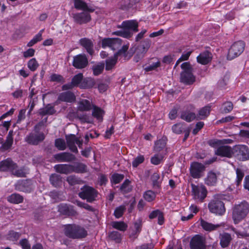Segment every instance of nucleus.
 I'll use <instances>...</instances> for the list:
<instances>
[{
	"label": "nucleus",
	"instance_id": "nucleus-1",
	"mask_svg": "<svg viewBox=\"0 0 249 249\" xmlns=\"http://www.w3.org/2000/svg\"><path fill=\"white\" fill-rule=\"evenodd\" d=\"M63 227L65 235L70 238L80 239L85 238L88 235V232L86 229L79 225L68 224L64 225Z\"/></svg>",
	"mask_w": 249,
	"mask_h": 249
},
{
	"label": "nucleus",
	"instance_id": "nucleus-2",
	"mask_svg": "<svg viewBox=\"0 0 249 249\" xmlns=\"http://www.w3.org/2000/svg\"><path fill=\"white\" fill-rule=\"evenodd\" d=\"M180 82L186 85H192L196 81V76L193 73V68L189 62L183 63L180 66Z\"/></svg>",
	"mask_w": 249,
	"mask_h": 249
},
{
	"label": "nucleus",
	"instance_id": "nucleus-3",
	"mask_svg": "<svg viewBox=\"0 0 249 249\" xmlns=\"http://www.w3.org/2000/svg\"><path fill=\"white\" fill-rule=\"evenodd\" d=\"M249 212V205L248 202L243 201L235 205L232 211V218L235 224H238L244 219Z\"/></svg>",
	"mask_w": 249,
	"mask_h": 249
},
{
	"label": "nucleus",
	"instance_id": "nucleus-4",
	"mask_svg": "<svg viewBox=\"0 0 249 249\" xmlns=\"http://www.w3.org/2000/svg\"><path fill=\"white\" fill-rule=\"evenodd\" d=\"M98 192L94 188L85 185L80 189L78 193L79 197L83 200H86L88 203H92L96 200Z\"/></svg>",
	"mask_w": 249,
	"mask_h": 249
},
{
	"label": "nucleus",
	"instance_id": "nucleus-5",
	"mask_svg": "<svg viewBox=\"0 0 249 249\" xmlns=\"http://www.w3.org/2000/svg\"><path fill=\"white\" fill-rule=\"evenodd\" d=\"M208 208L211 213L216 216H222L226 213L225 204L219 198L212 199L208 203Z\"/></svg>",
	"mask_w": 249,
	"mask_h": 249
},
{
	"label": "nucleus",
	"instance_id": "nucleus-6",
	"mask_svg": "<svg viewBox=\"0 0 249 249\" xmlns=\"http://www.w3.org/2000/svg\"><path fill=\"white\" fill-rule=\"evenodd\" d=\"M245 43L242 40L234 42L229 50L227 59L232 60L240 55L244 51Z\"/></svg>",
	"mask_w": 249,
	"mask_h": 249
},
{
	"label": "nucleus",
	"instance_id": "nucleus-7",
	"mask_svg": "<svg viewBox=\"0 0 249 249\" xmlns=\"http://www.w3.org/2000/svg\"><path fill=\"white\" fill-rule=\"evenodd\" d=\"M206 170V166L198 161L191 162L189 168L191 177L195 179H198L202 177Z\"/></svg>",
	"mask_w": 249,
	"mask_h": 249
},
{
	"label": "nucleus",
	"instance_id": "nucleus-8",
	"mask_svg": "<svg viewBox=\"0 0 249 249\" xmlns=\"http://www.w3.org/2000/svg\"><path fill=\"white\" fill-rule=\"evenodd\" d=\"M192 193L193 198L195 200H198L203 202L207 195V190L204 185H196L191 184Z\"/></svg>",
	"mask_w": 249,
	"mask_h": 249
},
{
	"label": "nucleus",
	"instance_id": "nucleus-9",
	"mask_svg": "<svg viewBox=\"0 0 249 249\" xmlns=\"http://www.w3.org/2000/svg\"><path fill=\"white\" fill-rule=\"evenodd\" d=\"M233 154L241 161L249 160V148L244 144L235 145L233 148Z\"/></svg>",
	"mask_w": 249,
	"mask_h": 249
},
{
	"label": "nucleus",
	"instance_id": "nucleus-10",
	"mask_svg": "<svg viewBox=\"0 0 249 249\" xmlns=\"http://www.w3.org/2000/svg\"><path fill=\"white\" fill-rule=\"evenodd\" d=\"M57 210L61 215L66 217H74L78 214L74 206L66 203L59 204L57 206Z\"/></svg>",
	"mask_w": 249,
	"mask_h": 249
},
{
	"label": "nucleus",
	"instance_id": "nucleus-11",
	"mask_svg": "<svg viewBox=\"0 0 249 249\" xmlns=\"http://www.w3.org/2000/svg\"><path fill=\"white\" fill-rule=\"evenodd\" d=\"M195 109V107L192 105L185 107L180 112V119L188 123L196 120Z\"/></svg>",
	"mask_w": 249,
	"mask_h": 249
},
{
	"label": "nucleus",
	"instance_id": "nucleus-12",
	"mask_svg": "<svg viewBox=\"0 0 249 249\" xmlns=\"http://www.w3.org/2000/svg\"><path fill=\"white\" fill-rule=\"evenodd\" d=\"M15 189L19 192L30 193L34 190L33 182L30 179L19 181L15 185Z\"/></svg>",
	"mask_w": 249,
	"mask_h": 249
},
{
	"label": "nucleus",
	"instance_id": "nucleus-13",
	"mask_svg": "<svg viewBox=\"0 0 249 249\" xmlns=\"http://www.w3.org/2000/svg\"><path fill=\"white\" fill-rule=\"evenodd\" d=\"M88 59L86 54H78L73 57L72 66L77 69H83L88 65Z\"/></svg>",
	"mask_w": 249,
	"mask_h": 249
},
{
	"label": "nucleus",
	"instance_id": "nucleus-14",
	"mask_svg": "<svg viewBox=\"0 0 249 249\" xmlns=\"http://www.w3.org/2000/svg\"><path fill=\"white\" fill-rule=\"evenodd\" d=\"M45 138V136L43 132L39 133L31 132L26 136L25 141L29 144L37 145L43 141Z\"/></svg>",
	"mask_w": 249,
	"mask_h": 249
},
{
	"label": "nucleus",
	"instance_id": "nucleus-15",
	"mask_svg": "<svg viewBox=\"0 0 249 249\" xmlns=\"http://www.w3.org/2000/svg\"><path fill=\"white\" fill-rule=\"evenodd\" d=\"M190 249H206L205 239L201 235L196 234L190 242Z\"/></svg>",
	"mask_w": 249,
	"mask_h": 249
},
{
	"label": "nucleus",
	"instance_id": "nucleus-16",
	"mask_svg": "<svg viewBox=\"0 0 249 249\" xmlns=\"http://www.w3.org/2000/svg\"><path fill=\"white\" fill-rule=\"evenodd\" d=\"M18 167V164L11 158H7L0 161V171L10 172L12 173L14 169Z\"/></svg>",
	"mask_w": 249,
	"mask_h": 249
},
{
	"label": "nucleus",
	"instance_id": "nucleus-17",
	"mask_svg": "<svg viewBox=\"0 0 249 249\" xmlns=\"http://www.w3.org/2000/svg\"><path fill=\"white\" fill-rule=\"evenodd\" d=\"M72 18L74 22L80 25L86 24L91 20L90 15L85 11L73 14Z\"/></svg>",
	"mask_w": 249,
	"mask_h": 249
},
{
	"label": "nucleus",
	"instance_id": "nucleus-18",
	"mask_svg": "<svg viewBox=\"0 0 249 249\" xmlns=\"http://www.w3.org/2000/svg\"><path fill=\"white\" fill-rule=\"evenodd\" d=\"M139 23L135 19L126 20L123 21L121 25L117 26L118 28H123L124 30H128L134 33L139 31Z\"/></svg>",
	"mask_w": 249,
	"mask_h": 249
},
{
	"label": "nucleus",
	"instance_id": "nucleus-19",
	"mask_svg": "<svg viewBox=\"0 0 249 249\" xmlns=\"http://www.w3.org/2000/svg\"><path fill=\"white\" fill-rule=\"evenodd\" d=\"M53 157L58 162H71L76 160V158L74 155L67 152L54 154Z\"/></svg>",
	"mask_w": 249,
	"mask_h": 249
},
{
	"label": "nucleus",
	"instance_id": "nucleus-20",
	"mask_svg": "<svg viewBox=\"0 0 249 249\" xmlns=\"http://www.w3.org/2000/svg\"><path fill=\"white\" fill-rule=\"evenodd\" d=\"M233 154V150L228 145L219 146L215 151V154L221 157L231 158Z\"/></svg>",
	"mask_w": 249,
	"mask_h": 249
},
{
	"label": "nucleus",
	"instance_id": "nucleus-21",
	"mask_svg": "<svg viewBox=\"0 0 249 249\" xmlns=\"http://www.w3.org/2000/svg\"><path fill=\"white\" fill-rule=\"evenodd\" d=\"M122 40L119 38H105L102 40V47H109L112 49L118 47L122 44Z\"/></svg>",
	"mask_w": 249,
	"mask_h": 249
},
{
	"label": "nucleus",
	"instance_id": "nucleus-22",
	"mask_svg": "<svg viewBox=\"0 0 249 249\" xmlns=\"http://www.w3.org/2000/svg\"><path fill=\"white\" fill-rule=\"evenodd\" d=\"M58 99L63 102L73 103L76 101V96L71 91H66L59 94Z\"/></svg>",
	"mask_w": 249,
	"mask_h": 249
},
{
	"label": "nucleus",
	"instance_id": "nucleus-23",
	"mask_svg": "<svg viewBox=\"0 0 249 249\" xmlns=\"http://www.w3.org/2000/svg\"><path fill=\"white\" fill-rule=\"evenodd\" d=\"M212 57L213 55L210 52L205 51L197 56L196 60L198 63L205 65L211 62Z\"/></svg>",
	"mask_w": 249,
	"mask_h": 249
},
{
	"label": "nucleus",
	"instance_id": "nucleus-24",
	"mask_svg": "<svg viewBox=\"0 0 249 249\" xmlns=\"http://www.w3.org/2000/svg\"><path fill=\"white\" fill-rule=\"evenodd\" d=\"M79 44L86 49L87 52L90 55H93L94 52L93 43L90 39L87 37L82 38L79 40Z\"/></svg>",
	"mask_w": 249,
	"mask_h": 249
},
{
	"label": "nucleus",
	"instance_id": "nucleus-25",
	"mask_svg": "<svg viewBox=\"0 0 249 249\" xmlns=\"http://www.w3.org/2000/svg\"><path fill=\"white\" fill-rule=\"evenodd\" d=\"M224 223H220L217 224H213L209 223L204 219L200 220V226L205 231L211 232L216 230L218 228L221 226H223Z\"/></svg>",
	"mask_w": 249,
	"mask_h": 249
},
{
	"label": "nucleus",
	"instance_id": "nucleus-26",
	"mask_svg": "<svg viewBox=\"0 0 249 249\" xmlns=\"http://www.w3.org/2000/svg\"><path fill=\"white\" fill-rule=\"evenodd\" d=\"M148 217L150 219L158 217V224L159 225H162L165 222L164 213L159 209L152 211L149 213Z\"/></svg>",
	"mask_w": 249,
	"mask_h": 249
},
{
	"label": "nucleus",
	"instance_id": "nucleus-27",
	"mask_svg": "<svg viewBox=\"0 0 249 249\" xmlns=\"http://www.w3.org/2000/svg\"><path fill=\"white\" fill-rule=\"evenodd\" d=\"M73 2L74 7L77 10L89 12H93L95 10L93 8L89 7L87 3L82 0H74Z\"/></svg>",
	"mask_w": 249,
	"mask_h": 249
},
{
	"label": "nucleus",
	"instance_id": "nucleus-28",
	"mask_svg": "<svg viewBox=\"0 0 249 249\" xmlns=\"http://www.w3.org/2000/svg\"><path fill=\"white\" fill-rule=\"evenodd\" d=\"M71 167L72 164H56L54 166L56 172L65 175L71 173Z\"/></svg>",
	"mask_w": 249,
	"mask_h": 249
},
{
	"label": "nucleus",
	"instance_id": "nucleus-29",
	"mask_svg": "<svg viewBox=\"0 0 249 249\" xmlns=\"http://www.w3.org/2000/svg\"><path fill=\"white\" fill-rule=\"evenodd\" d=\"M88 172L87 166L82 162H76L72 164L71 173L83 174Z\"/></svg>",
	"mask_w": 249,
	"mask_h": 249
},
{
	"label": "nucleus",
	"instance_id": "nucleus-30",
	"mask_svg": "<svg viewBox=\"0 0 249 249\" xmlns=\"http://www.w3.org/2000/svg\"><path fill=\"white\" fill-rule=\"evenodd\" d=\"M56 112L54 106L51 104H47L44 107L41 108L39 110V114L42 116L45 115H53Z\"/></svg>",
	"mask_w": 249,
	"mask_h": 249
},
{
	"label": "nucleus",
	"instance_id": "nucleus-31",
	"mask_svg": "<svg viewBox=\"0 0 249 249\" xmlns=\"http://www.w3.org/2000/svg\"><path fill=\"white\" fill-rule=\"evenodd\" d=\"M7 200L10 203L18 204L23 202L24 197L21 195L14 193L8 196Z\"/></svg>",
	"mask_w": 249,
	"mask_h": 249
},
{
	"label": "nucleus",
	"instance_id": "nucleus-32",
	"mask_svg": "<svg viewBox=\"0 0 249 249\" xmlns=\"http://www.w3.org/2000/svg\"><path fill=\"white\" fill-rule=\"evenodd\" d=\"M167 150H165V152L157 153L150 159L151 163L155 165H159L163 160L166 154Z\"/></svg>",
	"mask_w": 249,
	"mask_h": 249
},
{
	"label": "nucleus",
	"instance_id": "nucleus-33",
	"mask_svg": "<svg viewBox=\"0 0 249 249\" xmlns=\"http://www.w3.org/2000/svg\"><path fill=\"white\" fill-rule=\"evenodd\" d=\"M93 105L87 99H82L78 103V108L81 111H88L92 109Z\"/></svg>",
	"mask_w": 249,
	"mask_h": 249
},
{
	"label": "nucleus",
	"instance_id": "nucleus-34",
	"mask_svg": "<svg viewBox=\"0 0 249 249\" xmlns=\"http://www.w3.org/2000/svg\"><path fill=\"white\" fill-rule=\"evenodd\" d=\"M166 145V141L162 138L155 142L153 151L157 153L165 152V150L163 151V150Z\"/></svg>",
	"mask_w": 249,
	"mask_h": 249
},
{
	"label": "nucleus",
	"instance_id": "nucleus-35",
	"mask_svg": "<svg viewBox=\"0 0 249 249\" xmlns=\"http://www.w3.org/2000/svg\"><path fill=\"white\" fill-rule=\"evenodd\" d=\"M217 176L213 171H209L205 179V183L208 186H214L217 182Z\"/></svg>",
	"mask_w": 249,
	"mask_h": 249
},
{
	"label": "nucleus",
	"instance_id": "nucleus-36",
	"mask_svg": "<svg viewBox=\"0 0 249 249\" xmlns=\"http://www.w3.org/2000/svg\"><path fill=\"white\" fill-rule=\"evenodd\" d=\"M95 85L94 79L91 77L83 78L81 84L79 85L81 89H89L92 88Z\"/></svg>",
	"mask_w": 249,
	"mask_h": 249
},
{
	"label": "nucleus",
	"instance_id": "nucleus-37",
	"mask_svg": "<svg viewBox=\"0 0 249 249\" xmlns=\"http://www.w3.org/2000/svg\"><path fill=\"white\" fill-rule=\"evenodd\" d=\"M231 240V237L230 233L224 232L220 235V245L223 248L228 247Z\"/></svg>",
	"mask_w": 249,
	"mask_h": 249
},
{
	"label": "nucleus",
	"instance_id": "nucleus-38",
	"mask_svg": "<svg viewBox=\"0 0 249 249\" xmlns=\"http://www.w3.org/2000/svg\"><path fill=\"white\" fill-rule=\"evenodd\" d=\"M151 179L153 188L161 189L162 180H160V175L158 172L154 173L152 174Z\"/></svg>",
	"mask_w": 249,
	"mask_h": 249
},
{
	"label": "nucleus",
	"instance_id": "nucleus-39",
	"mask_svg": "<svg viewBox=\"0 0 249 249\" xmlns=\"http://www.w3.org/2000/svg\"><path fill=\"white\" fill-rule=\"evenodd\" d=\"M51 184L54 187H59L62 184V178L60 175L53 174H52L49 178Z\"/></svg>",
	"mask_w": 249,
	"mask_h": 249
},
{
	"label": "nucleus",
	"instance_id": "nucleus-40",
	"mask_svg": "<svg viewBox=\"0 0 249 249\" xmlns=\"http://www.w3.org/2000/svg\"><path fill=\"white\" fill-rule=\"evenodd\" d=\"M211 111V106H206L201 108L196 115V120H204L210 114Z\"/></svg>",
	"mask_w": 249,
	"mask_h": 249
},
{
	"label": "nucleus",
	"instance_id": "nucleus-41",
	"mask_svg": "<svg viewBox=\"0 0 249 249\" xmlns=\"http://www.w3.org/2000/svg\"><path fill=\"white\" fill-rule=\"evenodd\" d=\"M118 58L114 54L113 56L107 59L106 60V70L107 71H110L114 68L118 62Z\"/></svg>",
	"mask_w": 249,
	"mask_h": 249
},
{
	"label": "nucleus",
	"instance_id": "nucleus-42",
	"mask_svg": "<svg viewBox=\"0 0 249 249\" xmlns=\"http://www.w3.org/2000/svg\"><path fill=\"white\" fill-rule=\"evenodd\" d=\"M93 110L92 115L100 121H102L103 120V115L105 114L104 110L100 107L93 105Z\"/></svg>",
	"mask_w": 249,
	"mask_h": 249
},
{
	"label": "nucleus",
	"instance_id": "nucleus-43",
	"mask_svg": "<svg viewBox=\"0 0 249 249\" xmlns=\"http://www.w3.org/2000/svg\"><path fill=\"white\" fill-rule=\"evenodd\" d=\"M151 45V41L149 38L144 39L141 44L138 47V50L143 54H145L148 50Z\"/></svg>",
	"mask_w": 249,
	"mask_h": 249
},
{
	"label": "nucleus",
	"instance_id": "nucleus-44",
	"mask_svg": "<svg viewBox=\"0 0 249 249\" xmlns=\"http://www.w3.org/2000/svg\"><path fill=\"white\" fill-rule=\"evenodd\" d=\"M111 226L113 228L123 232L125 231L128 227L127 224L123 221H113Z\"/></svg>",
	"mask_w": 249,
	"mask_h": 249
},
{
	"label": "nucleus",
	"instance_id": "nucleus-45",
	"mask_svg": "<svg viewBox=\"0 0 249 249\" xmlns=\"http://www.w3.org/2000/svg\"><path fill=\"white\" fill-rule=\"evenodd\" d=\"M236 172V179L235 181V184L236 186V187H238L239 186H241V182L243 180V178L245 176V173L244 171L239 168H237L235 170Z\"/></svg>",
	"mask_w": 249,
	"mask_h": 249
},
{
	"label": "nucleus",
	"instance_id": "nucleus-46",
	"mask_svg": "<svg viewBox=\"0 0 249 249\" xmlns=\"http://www.w3.org/2000/svg\"><path fill=\"white\" fill-rule=\"evenodd\" d=\"M132 6L131 0H122L118 4V8L125 11H128Z\"/></svg>",
	"mask_w": 249,
	"mask_h": 249
},
{
	"label": "nucleus",
	"instance_id": "nucleus-47",
	"mask_svg": "<svg viewBox=\"0 0 249 249\" xmlns=\"http://www.w3.org/2000/svg\"><path fill=\"white\" fill-rule=\"evenodd\" d=\"M108 237L117 243H120L122 240V234L117 231H112L108 233Z\"/></svg>",
	"mask_w": 249,
	"mask_h": 249
},
{
	"label": "nucleus",
	"instance_id": "nucleus-48",
	"mask_svg": "<svg viewBox=\"0 0 249 249\" xmlns=\"http://www.w3.org/2000/svg\"><path fill=\"white\" fill-rule=\"evenodd\" d=\"M185 124L184 123H178L174 124L172 127V131L177 134H181L186 128H184Z\"/></svg>",
	"mask_w": 249,
	"mask_h": 249
},
{
	"label": "nucleus",
	"instance_id": "nucleus-49",
	"mask_svg": "<svg viewBox=\"0 0 249 249\" xmlns=\"http://www.w3.org/2000/svg\"><path fill=\"white\" fill-rule=\"evenodd\" d=\"M83 79V74L82 73H78V74L75 75L71 79V82L72 83V85L74 86V87L79 88V85L81 84L82 80Z\"/></svg>",
	"mask_w": 249,
	"mask_h": 249
},
{
	"label": "nucleus",
	"instance_id": "nucleus-50",
	"mask_svg": "<svg viewBox=\"0 0 249 249\" xmlns=\"http://www.w3.org/2000/svg\"><path fill=\"white\" fill-rule=\"evenodd\" d=\"M156 197V193L152 190H147L144 192L143 194V198L148 202H151L154 200Z\"/></svg>",
	"mask_w": 249,
	"mask_h": 249
},
{
	"label": "nucleus",
	"instance_id": "nucleus-51",
	"mask_svg": "<svg viewBox=\"0 0 249 249\" xmlns=\"http://www.w3.org/2000/svg\"><path fill=\"white\" fill-rule=\"evenodd\" d=\"M104 68L105 65L104 63H100L93 65L91 68L93 74L94 76H98L101 74L103 72Z\"/></svg>",
	"mask_w": 249,
	"mask_h": 249
},
{
	"label": "nucleus",
	"instance_id": "nucleus-52",
	"mask_svg": "<svg viewBox=\"0 0 249 249\" xmlns=\"http://www.w3.org/2000/svg\"><path fill=\"white\" fill-rule=\"evenodd\" d=\"M123 174L114 173L110 178V182L112 184H117L121 182L124 178Z\"/></svg>",
	"mask_w": 249,
	"mask_h": 249
},
{
	"label": "nucleus",
	"instance_id": "nucleus-53",
	"mask_svg": "<svg viewBox=\"0 0 249 249\" xmlns=\"http://www.w3.org/2000/svg\"><path fill=\"white\" fill-rule=\"evenodd\" d=\"M12 174L17 177H25L27 174L26 169L24 166L18 168V167L16 169H14L11 173Z\"/></svg>",
	"mask_w": 249,
	"mask_h": 249
},
{
	"label": "nucleus",
	"instance_id": "nucleus-54",
	"mask_svg": "<svg viewBox=\"0 0 249 249\" xmlns=\"http://www.w3.org/2000/svg\"><path fill=\"white\" fill-rule=\"evenodd\" d=\"M54 146L59 150L63 151L66 149V144L65 141L61 138L55 140Z\"/></svg>",
	"mask_w": 249,
	"mask_h": 249
},
{
	"label": "nucleus",
	"instance_id": "nucleus-55",
	"mask_svg": "<svg viewBox=\"0 0 249 249\" xmlns=\"http://www.w3.org/2000/svg\"><path fill=\"white\" fill-rule=\"evenodd\" d=\"M50 81L52 82L63 83L65 82L64 77L59 74L53 73L50 77Z\"/></svg>",
	"mask_w": 249,
	"mask_h": 249
},
{
	"label": "nucleus",
	"instance_id": "nucleus-56",
	"mask_svg": "<svg viewBox=\"0 0 249 249\" xmlns=\"http://www.w3.org/2000/svg\"><path fill=\"white\" fill-rule=\"evenodd\" d=\"M21 234L14 231H10L7 234V239L12 241H17L20 236Z\"/></svg>",
	"mask_w": 249,
	"mask_h": 249
},
{
	"label": "nucleus",
	"instance_id": "nucleus-57",
	"mask_svg": "<svg viewBox=\"0 0 249 249\" xmlns=\"http://www.w3.org/2000/svg\"><path fill=\"white\" fill-rule=\"evenodd\" d=\"M66 180L69 185L71 186L79 184L81 182V180L76 177L75 175H71L68 176Z\"/></svg>",
	"mask_w": 249,
	"mask_h": 249
},
{
	"label": "nucleus",
	"instance_id": "nucleus-58",
	"mask_svg": "<svg viewBox=\"0 0 249 249\" xmlns=\"http://www.w3.org/2000/svg\"><path fill=\"white\" fill-rule=\"evenodd\" d=\"M126 208L124 205H121L115 208L114 212V215L116 218L121 217L125 212Z\"/></svg>",
	"mask_w": 249,
	"mask_h": 249
},
{
	"label": "nucleus",
	"instance_id": "nucleus-59",
	"mask_svg": "<svg viewBox=\"0 0 249 249\" xmlns=\"http://www.w3.org/2000/svg\"><path fill=\"white\" fill-rule=\"evenodd\" d=\"M144 156L142 155H139L136 157L132 162V166L133 168L137 167L140 164L143 163L144 161Z\"/></svg>",
	"mask_w": 249,
	"mask_h": 249
},
{
	"label": "nucleus",
	"instance_id": "nucleus-60",
	"mask_svg": "<svg viewBox=\"0 0 249 249\" xmlns=\"http://www.w3.org/2000/svg\"><path fill=\"white\" fill-rule=\"evenodd\" d=\"M27 66L30 71H35L39 66V64L36 58H33L28 62Z\"/></svg>",
	"mask_w": 249,
	"mask_h": 249
},
{
	"label": "nucleus",
	"instance_id": "nucleus-61",
	"mask_svg": "<svg viewBox=\"0 0 249 249\" xmlns=\"http://www.w3.org/2000/svg\"><path fill=\"white\" fill-rule=\"evenodd\" d=\"M222 113H228L230 112L233 109V105L231 101H227L223 104Z\"/></svg>",
	"mask_w": 249,
	"mask_h": 249
},
{
	"label": "nucleus",
	"instance_id": "nucleus-62",
	"mask_svg": "<svg viewBox=\"0 0 249 249\" xmlns=\"http://www.w3.org/2000/svg\"><path fill=\"white\" fill-rule=\"evenodd\" d=\"M78 137H76L74 134H70L66 136V140L67 145L76 144Z\"/></svg>",
	"mask_w": 249,
	"mask_h": 249
},
{
	"label": "nucleus",
	"instance_id": "nucleus-63",
	"mask_svg": "<svg viewBox=\"0 0 249 249\" xmlns=\"http://www.w3.org/2000/svg\"><path fill=\"white\" fill-rule=\"evenodd\" d=\"M129 46L127 45H124L122 46L121 49L119 50L116 53L114 54L118 58V56L123 54L124 57H126L127 55V51L128 49Z\"/></svg>",
	"mask_w": 249,
	"mask_h": 249
},
{
	"label": "nucleus",
	"instance_id": "nucleus-64",
	"mask_svg": "<svg viewBox=\"0 0 249 249\" xmlns=\"http://www.w3.org/2000/svg\"><path fill=\"white\" fill-rule=\"evenodd\" d=\"M13 143V142L6 139L5 142L0 147V150L2 151H7L11 148Z\"/></svg>",
	"mask_w": 249,
	"mask_h": 249
}]
</instances>
